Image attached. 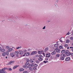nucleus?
<instances>
[{"instance_id": "43", "label": "nucleus", "mask_w": 73, "mask_h": 73, "mask_svg": "<svg viewBox=\"0 0 73 73\" xmlns=\"http://www.w3.org/2000/svg\"><path fill=\"white\" fill-rule=\"evenodd\" d=\"M48 58H45L46 61H48Z\"/></svg>"}, {"instance_id": "39", "label": "nucleus", "mask_w": 73, "mask_h": 73, "mask_svg": "<svg viewBox=\"0 0 73 73\" xmlns=\"http://www.w3.org/2000/svg\"><path fill=\"white\" fill-rule=\"evenodd\" d=\"M6 48L7 49H9V48H10L9 47V46H6Z\"/></svg>"}, {"instance_id": "55", "label": "nucleus", "mask_w": 73, "mask_h": 73, "mask_svg": "<svg viewBox=\"0 0 73 73\" xmlns=\"http://www.w3.org/2000/svg\"><path fill=\"white\" fill-rule=\"evenodd\" d=\"M27 61H29V60H27Z\"/></svg>"}, {"instance_id": "19", "label": "nucleus", "mask_w": 73, "mask_h": 73, "mask_svg": "<svg viewBox=\"0 0 73 73\" xmlns=\"http://www.w3.org/2000/svg\"><path fill=\"white\" fill-rule=\"evenodd\" d=\"M24 69L23 68H21L19 70V71L20 72H23V71H24Z\"/></svg>"}, {"instance_id": "2", "label": "nucleus", "mask_w": 73, "mask_h": 73, "mask_svg": "<svg viewBox=\"0 0 73 73\" xmlns=\"http://www.w3.org/2000/svg\"><path fill=\"white\" fill-rule=\"evenodd\" d=\"M44 56H42L41 55H40L38 56V57L39 58L38 59V60L39 61H42L43 60L42 59V57Z\"/></svg>"}, {"instance_id": "32", "label": "nucleus", "mask_w": 73, "mask_h": 73, "mask_svg": "<svg viewBox=\"0 0 73 73\" xmlns=\"http://www.w3.org/2000/svg\"><path fill=\"white\" fill-rule=\"evenodd\" d=\"M24 68H28V66H24Z\"/></svg>"}, {"instance_id": "54", "label": "nucleus", "mask_w": 73, "mask_h": 73, "mask_svg": "<svg viewBox=\"0 0 73 73\" xmlns=\"http://www.w3.org/2000/svg\"><path fill=\"white\" fill-rule=\"evenodd\" d=\"M60 41L61 42H62V40H60Z\"/></svg>"}, {"instance_id": "50", "label": "nucleus", "mask_w": 73, "mask_h": 73, "mask_svg": "<svg viewBox=\"0 0 73 73\" xmlns=\"http://www.w3.org/2000/svg\"><path fill=\"white\" fill-rule=\"evenodd\" d=\"M71 56H73V53H71Z\"/></svg>"}, {"instance_id": "27", "label": "nucleus", "mask_w": 73, "mask_h": 73, "mask_svg": "<svg viewBox=\"0 0 73 73\" xmlns=\"http://www.w3.org/2000/svg\"><path fill=\"white\" fill-rule=\"evenodd\" d=\"M35 62H36V64H39V63L40 62H39V61L38 60H36V61H35Z\"/></svg>"}, {"instance_id": "41", "label": "nucleus", "mask_w": 73, "mask_h": 73, "mask_svg": "<svg viewBox=\"0 0 73 73\" xmlns=\"http://www.w3.org/2000/svg\"><path fill=\"white\" fill-rule=\"evenodd\" d=\"M33 70H36V67H34L33 68Z\"/></svg>"}, {"instance_id": "45", "label": "nucleus", "mask_w": 73, "mask_h": 73, "mask_svg": "<svg viewBox=\"0 0 73 73\" xmlns=\"http://www.w3.org/2000/svg\"><path fill=\"white\" fill-rule=\"evenodd\" d=\"M33 64H34L33 63H32L31 64V65L32 67L33 66Z\"/></svg>"}, {"instance_id": "33", "label": "nucleus", "mask_w": 73, "mask_h": 73, "mask_svg": "<svg viewBox=\"0 0 73 73\" xmlns=\"http://www.w3.org/2000/svg\"><path fill=\"white\" fill-rule=\"evenodd\" d=\"M68 46V44H66L64 45V46L65 47H66L67 46Z\"/></svg>"}, {"instance_id": "7", "label": "nucleus", "mask_w": 73, "mask_h": 73, "mask_svg": "<svg viewBox=\"0 0 73 73\" xmlns=\"http://www.w3.org/2000/svg\"><path fill=\"white\" fill-rule=\"evenodd\" d=\"M0 73H5V71L3 70H0Z\"/></svg>"}, {"instance_id": "35", "label": "nucleus", "mask_w": 73, "mask_h": 73, "mask_svg": "<svg viewBox=\"0 0 73 73\" xmlns=\"http://www.w3.org/2000/svg\"><path fill=\"white\" fill-rule=\"evenodd\" d=\"M48 48H46L45 49V51H46L47 50H48Z\"/></svg>"}, {"instance_id": "9", "label": "nucleus", "mask_w": 73, "mask_h": 73, "mask_svg": "<svg viewBox=\"0 0 73 73\" xmlns=\"http://www.w3.org/2000/svg\"><path fill=\"white\" fill-rule=\"evenodd\" d=\"M37 53V52L36 51H33L31 53V55H33V54H36Z\"/></svg>"}, {"instance_id": "42", "label": "nucleus", "mask_w": 73, "mask_h": 73, "mask_svg": "<svg viewBox=\"0 0 73 73\" xmlns=\"http://www.w3.org/2000/svg\"><path fill=\"white\" fill-rule=\"evenodd\" d=\"M24 53H26V52H27V50H24Z\"/></svg>"}, {"instance_id": "51", "label": "nucleus", "mask_w": 73, "mask_h": 73, "mask_svg": "<svg viewBox=\"0 0 73 73\" xmlns=\"http://www.w3.org/2000/svg\"><path fill=\"white\" fill-rule=\"evenodd\" d=\"M73 47H70V49H71V48H73Z\"/></svg>"}, {"instance_id": "26", "label": "nucleus", "mask_w": 73, "mask_h": 73, "mask_svg": "<svg viewBox=\"0 0 73 73\" xmlns=\"http://www.w3.org/2000/svg\"><path fill=\"white\" fill-rule=\"evenodd\" d=\"M29 69L30 71H33V68H30Z\"/></svg>"}, {"instance_id": "48", "label": "nucleus", "mask_w": 73, "mask_h": 73, "mask_svg": "<svg viewBox=\"0 0 73 73\" xmlns=\"http://www.w3.org/2000/svg\"><path fill=\"white\" fill-rule=\"evenodd\" d=\"M45 29V26H44L43 28V29Z\"/></svg>"}, {"instance_id": "58", "label": "nucleus", "mask_w": 73, "mask_h": 73, "mask_svg": "<svg viewBox=\"0 0 73 73\" xmlns=\"http://www.w3.org/2000/svg\"><path fill=\"white\" fill-rule=\"evenodd\" d=\"M72 45H73V43H72Z\"/></svg>"}, {"instance_id": "17", "label": "nucleus", "mask_w": 73, "mask_h": 73, "mask_svg": "<svg viewBox=\"0 0 73 73\" xmlns=\"http://www.w3.org/2000/svg\"><path fill=\"white\" fill-rule=\"evenodd\" d=\"M18 67V66H14L13 67V69H16V68H17Z\"/></svg>"}, {"instance_id": "37", "label": "nucleus", "mask_w": 73, "mask_h": 73, "mask_svg": "<svg viewBox=\"0 0 73 73\" xmlns=\"http://www.w3.org/2000/svg\"><path fill=\"white\" fill-rule=\"evenodd\" d=\"M70 39H71V40H73V37H71L70 38Z\"/></svg>"}, {"instance_id": "24", "label": "nucleus", "mask_w": 73, "mask_h": 73, "mask_svg": "<svg viewBox=\"0 0 73 73\" xmlns=\"http://www.w3.org/2000/svg\"><path fill=\"white\" fill-rule=\"evenodd\" d=\"M60 55L59 54H57L56 55V56L57 57H60Z\"/></svg>"}, {"instance_id": "5", "label": "nucleus", "mask_w": 73, "mask_h": 73, "mask_svg": "<svg viewBox=\"0 0 73 73\" xmlns=\"http://www.w3.org/2000/svg\"><path fill=\"white\" fill-rule=\"evenodd\" d=\"M46 57H50V53H48L46 54Z\"/></svg>"}, {"instance_id": "16", "label": "nucleus", "mask_w": 73, "mask_h": 73, "mask_svg": "<svg viewBox=\"0 0 73 73\" xmlns=\"http://www.w3.org/2000/svg\"><path fill=\"white\" fill-rule=\"evenodd\" d=\"M15 55H18V54H19V52L15 51Z\"/></svg>"}, {"instance_id": "47", "label": "nucleus", "mask_w": 73, "mask_h": 73, "mask_svg": "<svg viewBox=\"0 0 73 73\" xmlns=\"http://www.w3.org/2000/svg\"><path fill=\"white\" fill-rule=\"evenodd\" d=\"M19 48H20V47H18L16 48V49H19Z\"/></svg>"}, {"instance_id": "56", "label": "nucleus", "mask_w": 73, "mask_h": 73, "mask_svg": "<svg viewBox=\"0 0 73 73\" xmlns=\"http://www.w3.org/2000/svg\"><path fill=\"white\" fill-rule=\"evenodd\" d=\"M25 54L23 56H25Z\"/></svg>"}, {"instance_id": "36", "label": "nucleus", "mask_w": 73, "mask_h": 73, "mask_svg": "<svg viewBox=\"0 0 73 73\" xmlns=\"http://www.w3.org/2000/svg\"><path fill=\"white\" fill-rule=\"evenodd\" d=\"M5 69H6V68L5 67L3 69H1V70H4V71H5Z\"/></svg>"}, {"instance_id": "1", "label": "nucleus", "mask_w": 73, "mask_h": 73, "mask_svg": "<svg viewBox=\"0 0 73 73\" xmlns=\"http://www.w3.org/2000/svg\"><path fill=\"white\" fill-rule=\"evenodd\" d=\"M61 57L60 58L62 60H64L65 59V57H66V56L65 54H62L61 55Z\"/></svg>"}, {"instance_id": "44", "label": "nucleus", "mask_w": 73, "mask_h": 73, "mask_svg": "<svg viewBox=\"0 0 73 73\" xmlns=\"http://www.w3.org/2000/svg\"><path fill=\"white\" fill-rule=\"evenodd\" d=\"M44 63H45H45H46V62H48V61H44Z\"/></svg>"}, {"instance_id": "15", "label": "nucleus", "mask_w": 73, "mask_h": 73, "mask_svg": "<svg viewBox=\"0 0 73 73\" xmlns=\"http://www.w3.org/2000/svg\"><path fill=\"white\" fill-rule=\"evenodd\" d=\"M58 46V44H56L54 45V47H55V48H57Z\"/></svg>"}, {"instance_id": "23", "label": "nucleus", "mask_w": 73, "mask_h": 73, "mask_svg": "<svg viewBox=\"0 0 73 73\" xmlns=\"http://www.w3.org/2000/svg\"><path fill=\"white\" fill-rule=\"evenodd\" d=\"M12 50V48H11L8 50V52H11Z\"/></svg>"}, {"instance_id": "11", "label": "nucleus", "mask_w": 73, "mask_h": 73, "mask_svg": "<svg viewBox=\"0 0 73 73\" xmlns=\"http://www.w3.org/2000/svg\"><path fill=\"white\" fill-rule=\"evenodd\" d=\"M11 56V57H13L15 56V54H14V53L13 52H12L10 53Z\"/></svg>"}, {"instance_id": "8", "label": "nucleus", "mask_w": 73, "mask_h": 73, "mask_svg": "<svg viewBox=\"0 0 73 73\" xmlns=\"http://www.w3.org/2000/svg\"><path fill=\"white\" fill-rule=\"evenodd\" d=\"M14 62V61H11L8 63V65H12Z\"/></svg>"}, {"instance_id": "31", "label": "nucleus", "mask_w": 73, "mask_h": 73, "mask_svg": "<svg viewBox=\"0 0 73 73\" xmlns=\"http://www.w3.org/2000/svg\"><path fill=\"white\" fill-rule=\"evenodd\" d=\"M30 62H34V61H33V60H32V59H30Z\"/></svg>"}, {"instance_id": "38", "label": "nucleus", "mask_w": 73, "mask_h": 73, "mask_svg": "<svg viewBox=\"0 0 73 73\" xmlns=\"http://www.w3.org/2000/svg\"><path fill=\"white\" fill-rule=\"evenodd\" d=\"M8 70H10V71H11L12 70V69H11V68H9L8 69Z\"/></svg>"}, {"instance_id": "18", "label": "nucleus", "mask_w": 73, "mask_h": 73, "mask_svg": "<svg viewBox=\"0 0 73 73\" xmlns=\"http://www.w3.org/2000/svg\"><path fill=\"white\" fill-rule=\"evenodd\" d=\"M28 68H32V66H31V64H29V65H28Z\"/></svg>"}, {"instance_id": "3", "label": "nucleus", "mask_w": 73, "mask_h": 73, "mask_svg": "<svg viewBox=\"0 0 73 73\" xmlns=\"http://www.w3.org/2000/svg\"><path fill=\"white\" fill-rule=\"evenodd\" d=\"M68 52L69 51L68 50H67L66 52H65V54H66V55L67 56H70V55H72V53H71L70 52H69L68 53Z\"/></svg>"}, {"instance_id": "13", "label": "nucleus", "mask_w": 73, "mask_h": 73, "mask_svg": "<svg viewBox=\"0 0 73 73\" xmlns=\"http://www.w3.org/2000/svg\"><path fill=\"white\" fill-rule=\"evenodd\" d=\"M19 53L20 54H23V51H19Z\"/></svg>"}, {"instance_id": "21", "label": "nucleus", "mask_w": 73, "mask_h": 73, "mask_svg": "<svg viewBox=\"0 0 73 73\" xmlns=\"http://www.w3.org/2000/svg\"><path fill=\"white\" fill-rule=\"evenodd\" d=\"M29 54H30V53H28V52H27L26 54V55L27 56H29Z\"/></svg>"}, {"instance_id": "52", "label": "nucleus", "mask_w": 73, "mask_h": 73, "mask_svg": "<svg viewBox=\"0 0 73 73\" xmlns=\"http://www.w3.org/2000/svg\"><path fill=\"white\" fill-rule=\"evenodd\" d=\"M72 52H73V47H72Z\"/></svg>"}, {"instance_id": "22", "label": "nucleus", "mask_w": 73, "mask_h": 73, "mask_svg": "<svg viewBox=\"0 0 73 73\" xmlns=\"http://www.w3.org/2000/svg\"><path fill=\"white\" fill-rule=\"evenodd\" d=\"M65 52V50H63L61 52V53H64V52Z\"/></svg>"}, {"instance_id": "34", "label": "nucleus", "mask_w": 73, "mask_h": 73, "mask_svg": "<svg viewBox=\"0 0 73 73\" xmlns=\"http://www.w3.org/2000/svg\"><path fill=\"white\" fill-rule=\"evenodd\" d=\"M59 48L60 49H62V46L60 45L59 46Z\"/></svg>"}, {"instance_id": "25", "label": "nucleus", "mask_w": 73, "mask_h": 73, "mask_svg": "<svg viewBox=\"0 0 73 73\" xmlns=\"http://www.w3.org/2000/svg\"><path fill=\"white\" fill-rule=\"evenodd\" d=\"M29 62H27L25 64V65L26 66L28 65V64H29Z\"/></svg>"}, {"instance_id": "53", "label": "nucleus", "mask_w": 73, "mask_h": 73, "mask_svg": "<svg viewBox=\"0 0 73 73\" xmlns=\"http://www.w3.org/2000/svg\"><path fill=\"white\" fill-rule=\"evenodd\" d=\"M67 49H69V47H68L67 48Z\"/></svg>"}, {"instance_id": "4", "label": "nucleus", "mask_w": 73, "mask_h": 73, "mask_svg": "<svg viewBox=\"0 0 73 73\" xmlns=\"http://www.w3.org/2000/svg\"><path fill=\"white\" fill-rule=\"evenodd\" d=\"M38 54H41L42 53L43 55V56H44V57H45V54L44 53V52H43V51H39L38 52Z\"/></svg>"}, {"instance_id": "12", "label": "nucleus", "mask_w": 73, "mask_h": 73, "mask_svg": "<svg viewBox=\"0 0 73 73\" xmlns=\"http://www.w3.org/2000/svg\"><path fill=\"white\" fill-rule=\"evenodd\" d=\"M0 50H1V52H4L5 51V49L2 48L1 49V48H0Z\"/></svg>"}, {"instance_id": "57", "label": "nucleus", "mask_w": 73, "mask_h": 73, "mask_svg": "<svg viewBox=\"0 0 73 73\" xmlns=\"http://www.w3.org/2000/svg\"><path fill=\"white\" fill-rule=\"evenodd\" d=\"M7 57H6V58H7Z\"/></svg>"}, {"instance_id": "28", "label": "nucleus", "mask_w": 73, "mask_h": 73, "mask_svg": "<svg viewBox=\"0 0 73 73\" xmlns=\"http://www.w3.org/2000/svg\"><path fill=\"white\" fill-rule=\"evenodd\" d=\"M66 43H68L69 42V40L68 39H67L66 41Z\"/></svg>"}, {"instance_id": "40", "label": "nucleus", "mask_w": 73, "mask_h": 73, "mask_svg": "<svg viewBox=\"0 0 73 73\" xmlns=\"http://www.w3.org/2000/svg\"><path fill=\"white\" fill-rule=\"evenodd\" d=\"M23 73H28V71H24Z\"/></svg>"}, {"instance_id": "10", "label": "nucleus", "mask_w": 73, "mask_h": 73, "mask_svg": "<svg viewBox=\"0 0 73 73\" xmlns=\"http://www.w3.org/2000/svg\"><path fill=\"white\" fill-rule=\"evenodd\" d=\"M70 57H66V58L65 60L66 61H69V60H70Z\"/></svg>"}, {"instance_id": "20", "label": "nucleus", "mask_w": 73, "mask_h": 73, "mask_svg": "<svg viewBox=\"0 0 73 73\" xmlns=\"http://www.w3.org/2000/svg\"><path fill=\"white\" fill-rule=\"evenodd\" d=\"M5 54H6L5 52H4L2 54V56H5Z\"/></svg>"}, {"instance_id": "46", "label": "nucleus", "mask_w": 73, "mask_h": 73, "mask_svg": "<svg viewBox=\"0 0 73 73\" xmlns=\"http://www.w3.org/2000/svg\"><path fill=\"white\" fill-rule=\"evenodd\" d=\"M28 51H30L31 50L30 49H28Z\"/></svg>"}, {"instance_id": "14", "label": "nucleus", "mask_w": 73, "mask_h": 73, "mask_svg": "<svg viewBox=\"0 0 73 73\" xmlns=\"http://www.w3.org/2000/svg\"><path fill=\"white\" fill-rule=\"evenodd\" d=\"M55 54H56V52H55L54 51H53L51 53L52 55H54Z\"/></svg>"}, {"instance_id": "49", "label": "nucleus", "mask_w": 73, "mask_h": 73, "mask_svg": "<svg viewBox=\"0 0 73 73\" xmlns=\"http://www.w3.org/2000/svg\"><path fill=\"white\" fill-rule=\"evenodd\" d=\"M70 35V33H69L67 34V35Z\"/></svg>"}, {"instance_id": "6", "label": "nucleus", "mask_w": 73, "mask_h": 73, "mask_svg": "<svg viewBox=\"0 0 73 73\" xmlns=\"http://www.w3.org/2000/svg\"><path fill=\"white\" fill-rule=\"evenodd\" d=\"M56 50V52L57 53H60V49H59L58 48H56L55 49V50Z\"/></svg>"}, {"instance_id": "29", "label": "nucleus", "mask_w": 73, "mask_h": 73, "mask_svg": "<svg viewBox=\"0 0 73 73\" xmlns=\"http://www.w3.org/2000/svg\"><path fill=\"white\" fill-rule=\"evenodd\" d=\"M6 54L7 55V56H8V55H9V51H7L6 52Z\"/></svg>"}, {"instance_id": "30", "label": "nucleus", "mask_w": 73, "mask_h": 73, "mask_svg": "<svg viewBox=\"0 0 73 73\" xmlns=\"http://www.w3.org/2000/svg\"><path fill=\"white\" fill-rule=\"evenodd\" d=\"M38 66V65L37 64H35L34 65V67H36V66Z\"/></svg>"}]
</instances>
